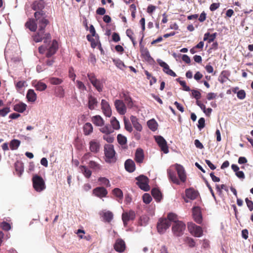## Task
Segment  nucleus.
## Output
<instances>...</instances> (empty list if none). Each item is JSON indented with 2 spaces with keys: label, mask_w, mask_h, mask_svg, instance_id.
Listing matches in <instances>:
<instances>
[{
  "label": "nucleus",
  "mask_w": 253,
  "mask_h": 253,
  "mask_svg": "<svg viewBox=\"0 0 253 253\" xmlns=\"http://www.w3.org/2000/svg\"><path fill=\"white\" fill-rule=\"evenodd\" d=\"M35 12L34 17L38 22V31L32 36L33 40L36 42H41L42 41L44 43L50 42L51 36L49 32L45 31L46 27L49 24L50 22L47 15L42 12Z\"/></svg>",
  "instance_id": "obj_1"
},
{
  "label": "nucleus",
  "mask_w": 253,
  "mask_h": 253,
  "mask_svg": "<svg viewBox=\"0 0 253 253\" xmlns=\"http://www.w3.org/2000/svg\"><path fill=\"white\" fill-rule=\"evenodd\" d=\"M105 162L108 163H114L117 159L116 153L112 144H105L104 146Z\"/></svg>",
  "instance_id": "obj_2"
},
{
  "label": "nucleus",
  "mask_w": 253,
  "mask_h": 253,
  "mask_svg": "<svg viewBox=\"0 0 253 253\" xmlns=\"http://www.w3.org/2000/svg\"><path fill=\"white\" fill-rule=\"evenodd\" d=\"M33 186L34 189L38 192H41L46 188L43 179L38 175H34L32 178Z\"/></svg>",
  "instance_id": "obj_3"
},
{
  "label": "nucleus",
  "mask_w": 253,
  "mask_h": 253,
  "mask_svg": "<svg viewBox=\"0 0 253 253\" xmlns=\"http://www.w3.org/2000/svg\"><path fill=\"white\" fill-rule=\"evenodd\" d=\"M186 225L184 222L181 221L177 220L173 224L172 226V231L175 236L179 237L183 234Z\"/></svg>",
  "instance_id": "obj_4"
},
{
  "label": "nucleus",
  "mask_w": 253,
  "mask_h": 253,
  "mask_svg": "<svg viewBox=\"0 0 253 253\" xmlns=\"http://www.w3.org/2000/svg\"><path fill=\"white\" fill-rule=\"evenodd\" d=\"M137 181L136 184L139 187L144 191H148L150 190V186L148 185L149 179L144 175H140L135 178Z\"/></svg>",
  "instance_id": "obj_5"
},
{
  "label": "nucleus",
  "mask_w": 253,
  "mask_h": 253,
  "mask_svg": "<svg viewBox=\"0 0 253 253\" xmlns=\"http://www.w3.org/2000/svg\"><path fill=\"white\" fill-rule=\"evenodd\" d=\"M170 226V222L167 218L159 219L157 225L158 232L163 234Z\"/></svg>",
  "instance_id": "obj_6"
},
{
  "label": "nucleus",
  "mask_w": 253,
  "mask_h": 253,
  "mask_svg": "<svg viewBox=\"0 0 253 253\" xmlns=\"http://www.w3.org/2000/svg\"><path fill=\"white\" fill-rule=\"evenodd\" d=\"M188 228L193 236L196 237H200L203 235V229L201 227L196 225L192 222L188 224Z\"/></svg>",
  "instance_id": "obj_7"
},
{
  "label": "nucleus",
  "mask_w": 253,
  "mask_h": 253,
  "mask_svg": "<svg viewBox=\"0 0 253 253\" xmlns=\"http://www.w3.org/2000/svg\"><path fill=\"white\" fill-rule=\"evenodd\" d=\"M155 141L160 147L161 150L165 154L168 153L169 152V148L167 145V142L165 138L162 136L159 135L155 136Z\"/></svg>",
  "instance_id": "obj_8"
},
{
  "label": "nucleus",
  "mask_w": 253,
  "mask_h": 253,
  "mask_svg": "<svg viewBox=\"0 0 253 253\" xmlns=\"http://www.w3.org/2000/svg\"><path fill=\"white\" fill-rule=\"evenodd\" d=\"M114 105L118 113L121 115H124L126 113L127 107L123 100L116 99L114 102Z\"/></svg>",
  "instance_id": "obj_9"
},
{
  "label": "nucleus",
  "mask_w": 253,
  "mask_h": 253,
  "mask_svg": "<svg viewBox=\"0 0 253 253\" xmlns=\"http://www.w3.org/2000/svg\"><path fill=\"white\" fill-rule=\"evenodd\" d=\"M122 220L125 226H127L128 222L130 220H133L135 218V213L133 211H129L128 212L123 213Z\"/></svg>",
  "instance_id": "obj_10"
},
{
  "label": "nucleus",
  "mask_w": 253,
  "mask_h": 253,
  "mask_svg": "<svg viewBox=\"0 0 253 253\" xmlns=\"http://www.w3.org/2000/svg\"><path fill=\"white\" fill-rule=\"evenodd\" d=\"M92 194L97 197L102 198L107 196L108 191L104 187H97L92 190Z\"/></svg>",
  "instance_id": "obj_11"
},
{
  "label": "nucleus",
  "mask_w": 253,
  "mask_h": 253,
  "mask_svg": "<svg viewBox=\"0 0 253 253\" xmlns=\"http://www.w3.org/2000/svg\"><path fill=\"white\" fill-rule=\"evenodd\" d=\"M45 6V3L43 0H35L32 4V8L36 11L35 12H42L46 14V13L42 10Z\"/></svg>",
  "instance_id": "obj_12"
},
{
  "label": "nucleus",
  "mask_w": 253,
  "mask_h": 253,
  "mask_svg": "<svg viewBox=\"0 0 253 253\" xmlns=\"http://www.w3.org/2000/svg\"><path fill=\"white\" fill-rule=\"evenodd\" d=\"M114 249L118 253H123L126 249L125 241L122 239H117L114 244Z\"/></svg>",
  "instance_id": "obj_13"
},
{
  "label": "nucleus",
  "mask_w": 253,
  "mask_h": 253,
  "mask_svg": "<svg viewBox=\"0 0 253 253\" xmlns=\"http://www.w3.org/2000/svg\"><path fill=\"white\" fill-rule=\"evenodd\" d=\"M192 215L194 220L198 224H201L202 222L203 218L201 209L199 207H194L192 209Z\"/></svg>",
  "instance_id": "obj_14"
},
{
  "label": "nucleus",
  "mask_w": 253,
  "mask_h": 253,
  "mask_svg": "<svg viewBox=\"0 0 253 253\" xmlns=\"http://www.w3.org/2000/svg\"><path fill=\"white\" fill-rule=\"evenodd\" d=\"M101 109L104 115L108 117L112 115V110L108 101L102 99L101 102Z\"/></svg>",
  "instance_id": "obj_15"
},
{
  "label": "nucleus",
  "mask_w": 253,
  "mask_h": 253,
  "mask_svg": "<svg viewBox=\"0 0 253 253\" xmlns=\"http://www.w3.org/2000/svg\"><path fill=\"white\" fill-rule=\"evenodd\" d=\"M58 43L57 42L54 40H53L51 44L47 49V52L46 53V57L49 58L53 55L58 49Z\"/></svg>",
  "instance_id": "obj_16"
},
{
  "label": "nucleus",
  "mask_w": 253,
  "mask_h": 253,
  "mask_svg": "<svg viewBox=\"0 0 253 253\" xmlns=\"http://www.w3.org/2000/svg\"><path fill=\"white\" fill-rule=\"evenodd\" d=\"M158 62L159 65L163 67V70L165 73L172 77L176 76V74L169 68V66L166 62L161 60H158Z\"/></svg>",
  "instance_id": "obj_17"
},
{
  "label": "nucleus",
  "mask_w": 253,
  "mask_h": 253,
  "mask_svg": "<svg viewBox=\"0 0 253 253\" xmlns=\"http://www.w3.org/2000/svg\"><path fill=\"white\" fill-rule=\"evenodd\" d=\"M25 26L29 29L31 32H36L37 28L38 29V22L36 21V18H30L25 23Z\"/></svg>",
  "instance_id": "obj_18"
},
{
  "label": "nucleus",
  "mask_w": 253,
  "mask_h": 253,
  "mask_svg": "<svg viewBox=\"0 0 253 253\" xmlns=\"http://www.w3.org/2000/svg\"><path fill=\"white\" fill-rule=\"evenodd\" d=\"M175 169L180 181L185 182L186 180V175L184 168L180 165L176 164Z\"/></svg>",
  "instance_id": "obj_19"
},
{
  "label": "nucleus",
  "mask_w": 253,
  "mask_h": 253,
  "mask_svg": "<svg viewBox=\"0 0 253 253\" xmlns=\"http://www.w3.org/2000/svg\"><path fill=\"white\" fill-rule=\"evenodd\" d=\"M122 98L124 100L126 106L128 108L131 109L134 106V103L132 99L127 91H123L122 92Z\"/></svg>",
  "instance_id": "obj_20"
},
{
  "label": "nucleus",
  "mask_w": 253,
  "mask_h": 253,
  "mask_svg": "<svg viewBox=\"0 0 253 253\" xmlns=\"http://www.w3.org/2000/svg\"><path fill=\"white\" fill-rule=\"evenodd\" d=\"M144 159V151L142 149L138 148L136 149L135 156L134 160L137 163H142Z\"/></svg>",
  "instance_id": "obj_21"
},
{
  "label": "nucleus",
  "mask_w": 253,
  "mask_h": 253,
  "mask_svg": "<svg viewBox=\"0 0 253 253\" xmlns=\"http://www.w3.org/2000/svg\"><path fill=\"white\" fill-rule=\"evenodd\" d=\"M97 105L98 101L97 98L92 95H89L88 96V108L91 110H93L97 106Z\"/></svg>",
  "instance_id": "obj_22"
},
{
  "label": "nucleus",
  "mask_w": 253,
  "mask_h": 253,
  "mask_svg": "<svg viewBox=\"0 0 253 253\" xmlns=\"http://www.w3.org/2000/svg\"><path fill=\"white\" fill-rule=\"evenodd\" d=\"M126 170L129 172H132L135 170V164L131 159H127L125 162Z\"/></svg>",
  "instance_id": "obj_23"
},
{
  "label": "nucleus",
  "mask_w": 253,
  "mask_h": 253,
  "mask_svg": "<svg viewBox=\"0 0 253 253\" xmlns=\"http://www.w3.org/2000/svg\"><path fill=\"white\" fill-rule=\"evenodd\" d=\"M100 147V143L97 140H92L89 142V149L93 153H98L99 151Z\"/></svg>",
  "instance_id": "obj_24"
},
{
  "label": "nucleus",
  "mask_w": 253,
  "mask_h": 253,
  "mask_svg": "<svg viewBox=\"0 0 253 253\" xmlns=\"http://www.w3.org/2000/svg\"><path fill=\"white\" fill-rule=\"evenodd\" d=\"M185 194L187 198L193 200L197 198L199 193L193 188H189L185 190Z\"/></svg>",
  "instance_id": "obj_25"
},
{
  "label": "nucleus",
  "mask_w": 253,
  "mask_h": 253,
  "mask_svg": "<svg viewBox=\"0 0 253 253\" xmlns=\"http://www.w3.org/2000/svg\"><path fill=\"white\" fill-rule=\"evenodd\" d=\"M86 39L89 42H90L91 47L92 48H95L99 44V43L100 42L99 41V37H94V38H93L92 37V36H90V35H87L86 36Z\"/></svg>",
  "instance_id": "obj_26"
},
{
  "label": "nucleus",
  "mask_w": 253,
  "mask_h": 253,
  "mask_svg": "<svg viewBox=\"0 0 253 253\" xmlns=\"http://www.w3.org/2000/svg\"><path fill=\"white\" fill-rule=\"evenodd\" d=\"M168 174L169 178L174 183L176 184H180V181L176 177V173L174 171L171 169H168Z\"/></svg>",
  "instance_id": "obj_27"
},
{
  "label": "nucleus",
  "mask_w": 253,
  "mask_h": 253,
  "mask_svg": "<svg viewBox=\"0 0 253 253\" xmlns=\"http://www.w3.org/2000/svg\"><path fill=\"white\" fill-rule=\"evenodd\" d=\"M151 194L157 202H160L162 199V193L156 188H154L152 189Z\"/></svg>",
  "instance_id": "obj_28"
},
{
  "label": "nucleus",
  "mask_w": 253,
  "mask_h": 253,
  "mask_svg": "<svg viewBox=\"0 0 253 253\" xmlns=\"http://www.w3.org/2000/svg\"><path fill=\"white\" fill-rule=\"evenodd\" d=\"M130 121L133 127L138 131H141L142 129V126L139 123L138 119L134 116L130 117Z\"/></svg>",
  "instance_id": "obj_29"
},
{
  "label": "nucleus",
  "mask_w": 253,
  "mask_h": 253,
  "mask_svg": "<svg viewBox=\"0 0 253 253\" xmlns=\"http://www.w3.org/2000/svg\"><path fill=\"white\" fill-rule=\"evenodd\" d=\"M117 140L118 143L122 146L123 149H126L127 146L126 145L127 139L126 137L121 134H119L117 136Z\"/></svg>",
  "instance_id": "obj_30"
},
{
  "label": "nucleus",
  "mask_w": 253,
  "mask_h": 253,
  "mask_svg": "<svg viewBox=\"0 0 253 253\" xmlns=\"http://www.w3.org/2000/svg\"><path fill=\"white\" fill-rule=\"evenodd\" d=\"M92 123L96 126H101L104 125V121L99 115H96L92 118Z\"/></svg>",
  "instance_id": "obj_31"
},
{
  "label": "nucleus",
  "mask_w": 253,
  "mask_h": 253,
  "mask_svg": "<svg viewBox=\"0 0 253 253\" xmlns=\"http://www.w3.org/2000/svg\"><path fill=\"white\" fill-rule=\"evenodd\" d=\"M79 169L81 172L86 178H89L91 176L92 172L87 167L84 166H80L79 167Z\"/></svg>",
  "instance_id": "obj_32"
},
{
  "label": "nucleus",
  "mask_w": 253,
  "mask_h": 253,
  "mask_svg": "<svg viewBox=\"0 0 253 253\" xmlns=\"http://www.w3.org/2000/svg\"><path fill=\"white\" fill-rule=\"evenodd\" d=\"M84 133L85 135L91 134L93 131V126L90 123H85L83 127Z\"/></svg>",
  "instance_id": "obj_33"
},
{
  "label": "nucleus",
  "mask_w": 253,
  "mask_h": 253,
  "mask_svg": "<svg viewBox=\"0 0 253 253\" xmlns=\"http://www.w3.org/2000/svg\"><path fill=\"white\" fill-rule=\"evenodd\" d=\"M28 100L30 102H34L37 99V95L33 89H29L26 95Z\"/></svg>",
  "instance_id": "obj_34"
},
{
  "label": "nucleus",
  "mask_w": 253,
  "mask_h": 253,
  "mask_svg": "<svg viewBox=\"0 0 253 253\" xmlns=\"http://www.w3.org/2000/svg\"><path fill=\"white\" fill-rule=\"evenodd\" d=\"M26 108L27 105L26 104L24 103H19L14 106L13 109L16 112L23 113L25 110H26Z\"/></svg>",
  "instance_id": "obj_35"
},
{
  "label": "nucleus",
  "mask_w": 253,
  "mask_h": 253,
  "mask_svg": "<svg viewBox=\"0 0 253 253\" xmlns=\"http://www.w3.org/2000/svg\"><path fill=\"white\" fill-rule=\"evenodd\" d=\"M140 52L141 55L145 60L150 61L153 60L147 48H141Z\"/></svg>",
  "instance_id": "obj_36"
},
{
  "label": "nucleus",
  "mask_w": 253,
  "mask_h": 253,
  "mask_svg": "<svg viewBox=\"0 0 253 253\" xmlns=\"http://www.w3.org/2000/svg\"><path fill=\"white\" fill-rule=\"evenodd\" d=\"M105 221L110 222L113 218V213L110 211L104 212L102 215Z\"/></svg>",
  "instance_id": "obj_37"
},
{
  "label": "nucleus",
  "mask_w": 253,
  "mask_h": 253,
  "mask_svg": "<svg viewBox=\"0 0 253 253\" xmlns=\"http://www.w3.org/2000/svg\"><path fill=\"white\" fill-rule=\"evenodd\" d=\"M88 166L90 169L95 171L99 170L101 169L100 165L93 161H89L88 163Z\"/></svg>",
  "instance_id": "obj_38"
},
{
  "label": "nucleus",
  "mask_w": 253,
  "mask_h": 253,
  "mask_svg": "<svg viewBox=\"0 0 253 253\" xmlns=\"http://www.w3.org/2000/svg\"><path fill=\"white\" fill-rule=\"evenodd\" d=\"M147 125L149 128L152 131H155L157 129V123L154 119L148 121Z\"/></svg>",
  "instance_id": "obj_39"
},
{
  "label": "nucleus",
  "mask_w": 253,
  "mask_h": 253,
  "mask_svg": "<svg viewBox=\"0 0 253 253\" xmlns=\"http://www.w3.org/2000/svg\"><path fill=\"white\" fill-rule=\"evenodd\" d=\"M93 86L95 87V88L99 92H101L102 91L103 85L102 83L98 79H97L95 81L93 82L91 84Z\"/></svg>",
  "instance_id": "obj_40"
},
{
  "label": "nucleus",
  "mask_w": 253,
  "mask_h": 253,
  "mask_svg": "<svg viewBox=\"0 0 253 253\" xmlns=\"http://www.w3.org/2000/svg\"><path fill=\"white\" fill-rule=\"evenodd\" d=\"M50 84L53 85L60 84L63 82V80L58 78L51 77L48 79Z\"/></svg>",
  "instance_id": "obj_41"
},
{
  "label": "nucleus",
  "mask_w": 253,
  "mask_h": 253,
  "mask_svg": "<svg viewBox=\"0 0 253 253\" xmlns=\"http://www.w3.org/2000/svg\"><path fill=\"white\" fill-rule=\"evenodd\" d=\"M126 34L127 36L129 38V39L131 40V41L133 43V45L134 46H135V45L137 44V42L135 41V40L133 37L134 33H133L132 30L130 29H127L126 31Z\"/></svg>",
  "instance_id": "obj_42"
},
{
  "label": "nucleus",
  "mask_w": 253,
  "mask_h": 253,
  "mask_svg": "<svg viewBox=\"0 0 253 253\" xmlns=\"http://www.w3.org/2000/svg\"><path fill=\"white\" fill-rule=\"evenodd\" d=\"M20 144V141L17 139L12 140L10 143V148L11 150H16Z\"/></svg>",
  "instance_id": "obj_43"
},
{
  "label": "nucleus",
  "mask_w": 253,
  "mask_h": 253,
  "mask_svg": "<svg viewBox=\"0 0 253 253\" xmlns=\"http://www.w3.org/2000/svg\"><path fill=\"white\" fill-rule=\"evenodd\" d=\"M100 131L105 134H110L114 131L113 129L108 125L100 129Z\"/></svg>",
  "instance_id": "obj_44"
},
{
  "label": "nucleus",
  "mask_w": 253,
  "mask_h": 253,
  "mask_svg": "<svg viewBox=\"0 0 253 253\" xmlns=\"http://www.w3.org/2000/svg\"><path fill=\"white\" fill-rule=\"evenodd\" d=\"M98 182H100V185H103L106 187H110L111 186L109 180L106 177H101L98 179Z\"/></svg>",
  "instance_id": "obj_45"
},
{
  "label": "nucleus",
  "mask_w": 253,
  "mask_h": 253,
  "mask_svg": "<svg viewBox=\"0 0 253 253\" xmlns=\"http://www.w3.org/2000/svg\"><path fill=\"white\" fill-rule=\"evenodd\" d=\"M111 124L113 127V129H119L120 128L119 122L115 117H113L111 121Z\"/></svg>",
  "instance_id": "obj_46"
},
{
  "label": "nucleus",
  "mask_w": 253,
  "mask_h": 253,
  "mask_svg": "<svg viewBox=\"0 0 253 253\" xmlns=\"http://www.w3.org/2000/svg\"><path fill=\"white\" fill-rule=\"evenodd\" d=\"M16 171L18 172V175L20 176L21 175L22 172L24 171V168L22 164L21 163H16L15 165Z\"/></svg>",
  "instance_id": "obj_47"
},
{
  "label": "nucleus",
  "mask_w": 253,
  "mask_h": 253,
  "mask_svg": "<svg viewBox=\"0 0 253 253\" xmlns=\"http://www.w3.org/2000/svg\"><path fill=\"white\" fill-rule=\"evenodd\" d=\"M113 194L120 199H122L123 197V193L122 191L118 188H115L113 190Z\"/></svg>",
  "instance_id": "obj_48"
},
{
  "label": "nucleus",
  "mask_w": 253,
  "mask_h": 253,
  "mask_svg": "<svg viewBox=\"0 0 253 253\" xmlns=\"http://www.w3.org/2000/svg\"><path fill=\"white\" fill-rule=\"evenodd\" d=\"M47 87V85L45 84L42 82H38L35 85V88L37 90L39 91H43Z\"/></svg>",
  "instance_id": "obj_49"
},
{
  "label": "nucleus",
  "mask_w": 253,
  "mask_h": 253,
  "mask_svg": "<svg viewBox=\"0 0 253 253\" xmlns=\"http://www.w3.org/2000/svg\"><path fill=\"white\" fill-rule=\"evenodd\" d=\"M193 97L195 98L197 101L199 100L201 97V93L199 91L196 89L191 90Z\"/></svg>",
  "instance_id": "obj_50"
},
{
  "label": "nucleus",
  "mask_w": 253,
  "mask_h": 253,
  "mask_svg": "<svg viewBox=\"0 0 253 253\" xmlns=\"http://www.w3.org/2000/svg\"><path fill=\"white\" fill-rule=\"evenodd\" d=\"M143 201L146 204H149L152 201V198L150 194L145 193L143 196Z\"/></svg>",
  "instance_id": "obj_51"
},
{
  "label": "nucleus",
  "mask_w": 253,
  "mask_h": 253,
  "mask_svg": "<svg viewBox=\"0 0 253 253\" xmlns=\"http://www.w3.org/2000/svg\"><path fill=\"white\" fill-rule=\"evenodd\" d=\"M185 242L190 247H194L195 246V242L194 239L186 237L185 239Z\"/></svg>",
  "instance_id": "obj_52"
},
{
  "label": "nucleus",
  "mask_w": 253,
  "mask_h": 253,
  "mask_svg": "<svg viewBox=\"0 0 253 253\" xmlns=\"http://www.w3.org/2000/svg\"><path fill=\"white\" fill-rule=\"evenodd\" d=\"M168 220L170 222V221H173L174 223L177 221V215L173 213H169L167 216Z\"/></svg>",
  "instance_id": "obj_53"
},
{
  "label": "nucleus",
  "mask_w": 253,
  "mask_h": 253,
  "mask_svg": "<svg viewBox=\"0 0 253 253\" xmlns=\"http://www.w3.org/2000/svg\"><path fill=\"white\" fill-rule=\"evenodd\" d=\"M76 84H77V87L79 89L82 90L83 91H84V90H86V86H85V85L82 82L77 80V81H76Z\"/></svg>",
  "instance_id": "obj_54"
},
{
  "label": "nucleus",
  "mask_w": 253,
  "mask_h": 253,
  "mask_svg": "<svg viewBox=\"0 0 253 253\" xmlns=\"http://www.w3.org/2000/svg\"><path fill=\"white\" fill-rule=\"evenodd\" d=\"M1 228L5 231H8L10 229L11 226L10 225L5 221L2 222L0 224Z\"/></svg>",
  "instance_id": "obj_55"
},
{
  "label": "nucleus",
  "mask_w": 253,
  "mask_h": 253,
  "mask_svg": "<svg viewBox=\"0 0 253 253\" xmlns=\"http://www.w3.org/2000/svg\"><path fill=\"white\" fill-rule=\"evenodd\" d=\"M69 77L70 78L72 79L73 81L75 82V78L76 77V74L74 73V68L71 67L69 68Z\"/></svg>",
  "instance_id": "obj_56"
},
{
  "label": "nucleus",
  "mask_w": 253,
  "mask_h": 253,
  "mask_svg": "<svg viewBox=\"0 0 253 253\" xmlns=\"http://www.w3.org/2000/svg\"><path fill=\"white\" fill-rule=\"evenodd\" d=\"M124 123L126 129L129 132H131L132 131L131 125L129 122H127L125 118L124 119Z\"/></svg>",
  "instance_id": "obj_57"
},
{
  "label": "nucleus",
  "mask_w": 253,
  "mask_h": 253,
  "mask_svg": "<svg viewBox=\"0 0 253 253\" xmlns=\"http://www.w3.org/2000/svg\"><path fill=\"white\" fill-rule=\"evenodd\" d=\"M205 126V120L204 118H201L198 121V127L201 129Z\"/></svg>",
  "instance_id": "obj_58"
},
{
  "label": "nucleus",
  "mask_w": 253,
  "mask_h": 253,
  "mask_svg": "<svg viewBox=\"0 0 253 253\" xmlns=\"http://www.w3.org/2000/svg\"><path fill=\"white\" fill-rule=\"evenodd\" d=\"M245 201L247 204V206L250 211L253 210V202L252 201L250 200L248 198L245 199Z\"/></svg>",
  "instance_id": "obj_59"
},
{
  "label": "nucleus",
  "mask_w": 253,
  "mask_h": 253,
  "mask_svg": "<svg viewBox=\"0 0 253 253\" xmlns=\"http://www.w3.org/2000/svg\"><path fill=\"white\" fill-rule=\"evenodd\" d=\"M237 96L239 99H243L246 97V92L244 90H240L237 92Z\"/></svg>",
  "instance_id": "obj_60"
},
{
  "label": "nucleus",
  "mask_w": 253,
  "mask_h": 253,
  "mask_svg": "<svg viewBox=\"0 0 253 253\" xmlns=\"http://www.w3.org/2000/svg\"><path fill=\"white\" fill-rule=\"evenodd\" d=\"M10 112V108L9 107H5L1 110H0V115L2 116H5Z\"/></svg>",
  "instance_id": "obj_61"
},
{
  "label": "nucleus",
  "mask_w": 253,
  "mask_h": 253,
  "mask_svg": "<svg viewBox=\"0 0 253 253\" xmlns=\"http://www.w3.org/2000/svg\"><path fill=\"white\" fill-rule=\"evenodd\" d=\"M109 134H105L103 138V139L106 140L108 143H112L113 142L114 139V137L109 135Z\"/></svg>",
  "instance_id": "obj_62"
},
{
  "label": "nucleus",
  "mask_w": 253,
  "mask_h": 253,
  "mask_svg": "<svg viewBox=\"0 0 253 253\" xmlns=\"http://www.w3.org/2000/svg\"><path fill=\"white\" fill-rule=\"evenodd\" d=\"M87 76L91 84L97 80L94 74L93 73H88Z\"/></svg>",
  "instance_id": "obj_63"
},
{
  "label": "nucleus",
  "mask_w": 253,
  "mask_h": 253,
  "mask_svg": "<svg viewBox=\"0 0 253 253\" xmlns=\"http://www.w3.org/2000/svg\"><path fill=\"white\" fill-rule=\"evenodd\" d=\"M220 6V3H212L210 6V9L211 11L216 10Z\"/></svg>",
  "instance_id": "obj_64"
}]
</instances>
